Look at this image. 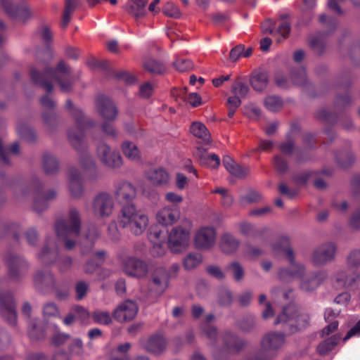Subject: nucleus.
Returning a JSON list of instances; mask_svg holds the SVG:
<instances>
[{"mask_svg":"<svg viewBox=\"0 0 360 360\" xmlns=\"http://www.w3.org/2000/svg\"><path fill=\"white\" fill-rule=\"evenodd\" d=\"M30 75L33 82L43 86L48 93H51L53 90L51 79H55L58 83L63 92H69L72 90L70 68L63 60L58 63L55 70L46 67L44 73H41L32 68Z\"/></svg>","mask_w":360,"mask_h":360,"instance_id":"nucleus-1","label":"nucleus"},{"mask_svg":"<svg viewBox=\"0 0 360 360\" xmlns=\"http://www.w3.org/2000/svg\"><path fill=\"white\" fill-rule=\"evenodd\" d=\"M81 229V214L79 210L70 206L66 218H59L55 224V231L58 238L64 243L65 248L72 250L76 245V238Z\"/></svg>","mask_w":360,"mask_h":360,"instance_id":"nucleus-2","label":"nucleus"},{"mask_svg":"<svg viewBox=\"0 0 360 360\" xmlns=\"http://www.w3.org/2000/svg\"><path fill=\"white\" fill-rule=\"evenodd\" d=\"M81 229V214L79 210L70 206L66 218H59L55 224V231L58 238L64 243L65 248L72 250L76 245V238Z\"/></svg>","mask_w":360,"mask_h":360,"instance_id":"nucleus-3","label":"nucleus"},{"mask_svg":"<svg viewBox=\"0 0 360 360\" xmlns=\"http://www.w3.org/2000/svg\"><path fill=\"white\" fill-rule=\"evenodd\" d=\"M309 314L302 307L296 303H290L283 308L274 324L281 325L283 332L289 335L306 328L309 325Z\"/></svg>","mask_w":360,"mask_h":360,"instance_id":"nucleus-4","label":"nucleus"},{"mask_svg":"<svg viewBox=\"0 0 360 360\" xmlns=\"http://www.w3.org/2000/svg\"><path fill=\"white\" fill-rule=\"evenodd\" d=\"M118 224L132 235L139 236L146 230L149 219L145 212L137 210L134 205H123L121 210Z\"/></svg>","mask_w":360,"mask_h":360,"instance_id":"nucleus-5","label":"nucleus"},{"mask_svg":"<svg viewBox=\"0 0 360 360\" xmlns=\"http://www.w3.org/2000/svg\"><path fill=\"white\" fill-rule=\"evenodd\" d=\"M66 108L70 110V113L76 122V125L68 130L69 141L77 150H83L85 148L84 130L94 127L96 122L93 120L87 118L79 108L74 107L70 100H67Z\"/></svg>","mask_w":360,"mask_h":360,"instance_id":"nucleus-6","label":"nucleus"},{"mask_svg":"<svg viewBox=\"0 0 360 360\" xmlns=\"http://www.w3.org/2000/svg\"><path fill=\"white\" fill-rule=\"evenodd\" d=\"M281 251L285 255L289 266L281 268L278 278L283 282L290 283L295 279H301L305 276L306 266L295 259L294 250L290 247L283 248Z\"/></svg>","mask_w":360,"mask_h":360,"instance_id":"nucleus-7","label":"nucleus"},{"mask_svg":"<svg viewBox=\"0 0 360 360\" xmlns=\"http://www.w3.org/2000/svg\"><path fill=\"white\" fill-rule=\"evenodd\" d=\"M4 261L8 278L15 283L22 282L30 267L28 261L23 256L13 252L7 253Z\"/></svg>","mask_w":360,"mask_h":360,"instance_id":"nucleus-8","label":"nucleus"},{"mask_svg":"<svg viewBox=\"0 0 360 360\" xmlns=\"http://www.w3.org/2000/svg\"><path fill=\"white\" fill-rule=\"evenodd\" d=\"M191 223L187 222L186 226L174 227L168 235V246L174 253H178L185 249L190 238Z\"/></svg>","mask_w":360,"mask_h":360,"instance_id":"nucleus-9","label":"nucleus"},{"mask_svg":"<svg viewBox=\"0 0 360 360\" xmlns=\"http://www.w3.org/2000/svg\"><path fill=\"white\" fill-rule=\"evenodd\" d=\"M91 211L99 219L110 217L114 210V200L112 195L107 192H100L95 195L91 202Z\"/></svg>","mask_w":360,"mask_h":360,"instance_id":"nucleus-10","label":"nucleus"},{"mask_svg":"<svg viewBox=\"0 0 360 360\" xmlns=\"http://www.w3.org/2000/svg\"><path fill=\"white\" fill-rule=\"evenodd\" d=\"M337 246L333 242L323 243L314 249L311 253V262L315 266H324L335 259Z\"/></svg>","mask_w":360,"mask_h":360,"instance_id":"nucleus-11","label":"nucleus"},{"mask_svg":"<svg viewBox=\"0 0 360 360\" xmlns=\"http://www.w3.org/2000/svg\"><path fill=\"white\" fill-rule=\"evenodd\" d=\"M169 276L163 267L156 268L151 274L148 283L150 296L157 298L160 296L168 288Z\"/></svg>","mask_w":360,"mask_h":360,"instance_id":"nucleus-12","label":"nucleus"},{"mask_svg":"<svg viewBox=\"0 0 360 360\" xmlns=\"http://www.w3.org/2000/svg\"><path fill=\"white\" fill-rule=\"evenodd\" d=\"M96 153L101 163L108 167L116 169L122 165L123 160L120 154L115 150H112L103 141L97 143Z\"/></svg>","mask_w":360,"mask_h":360,"instance_id":"nucleus-13","label":"nucleus"},{"mask_svg":"<svg viewBox=\"0 0 360 360\" xmlns=\"http://www.w3.org/2000/svg\"><path fill=\"white\" fill-rule=\"evenodd\" d=\"M2 7L6 14L13 20L26 22L32 17V12L25 3L14 4L12 0H1Z\"/></svg>","mask_w":360,"mask_h":360,"instance_id":"nucleus-14","label":"nucleus"},{"mask_svg":"<svg viewBox=\"0 0 360 360\" xmlns=\"http://www.w3.org/2000/svg\"><path fill=\"white\" fill-rule=\"evenodd\" d=\"M285 335L282 333L269 332L266 333L260 340L262 351L268 356L277 354L278 351L285 345Z\"/></svg>","mask_w":360,"mask_h":360,"instance_id":"nucleus-15","label":"nucleus"},{"mask_svg":"<svg viewBox=\"0 0 360 360\" xmlns=\"http://www.w3.org/2000/svg\"><path fill=\"white\" fill-rule=\"evenodd\" d=\"M96 110L98 115L106 121H114L118 115V110L115 103L109 97L103 95L96 97Z\"/></svg>","mask_w":360,"mask_h":360,"instance_id":"nucleus-16","label":"nucleus"},{"mask_svg":"<svg viewBox=\"0 0 360 360\" xmlns=\"http://www.w3.org/2000/svg\"><path fill=\"white\" fill-rule=\"evenodd\" d=\"M33 283L37 290L46 292L55 288V276L51 271L39 269L33 274Z\"/></svg>","mask_w":360,"mask_h":360,"instance_id":"nucleus-17","label":"nucleus"},{"mask_svg":"<svg viewBox=\"0 0 360 360\" xmlns=\"http://www.w3.org/2000/svg\"><path fill=\"white\" fill-rule=\"evenodd\" d=\"M0 310L1 316L11 325H14L17 320V313L13 296L11 293L0 294Z\"/></svg>","mask_w":360,"mask_h":360,"instance_id":"nucleus-18","label":"nucleus"},{"mask_svg":"<svg viewBox=\"0 0 360 360\" xmlns=\"http://www.w3.org/2000/svg\"><path fill=\"white\" fill-rule=\"evenodd\" d=\"M68 185L72 198L79 199L84 193L82 177L80 171L76 167H70L68 172Z\"/></svg>","mask_w":360,"mask_h":360,"instance_id":"nucleus-19","label":"nucleus"},{"mask_svg":"<svg viewBox=\"0 0 360 360\" xmlns=\"http://www.w3.org/2000/svg\"><path fill=\"white\" fill-rule=\"evenodd\" d=\"M123 270L131 277L143 278L148 272V266L146 262L136 257H129L124 262Z\"/></svg>","mask_w":360,"mask_h":360,"instance_id":"nucleus-20","label":"nucleus"},{"mask_svg":"<svg viewBox=\"0 0 360 360\" xmlns=\"http://www.w3.org/2000/svg\"><path fill=\"white\" fill-rule=\"evenodd\" d=\"M138 310L137 304L131 300H127L114 310L113 316L120 322L128 321L136 316Z\"/></svg>","mask_w":360,"mask_h":360,"instance_id":"nucleus-21","label":"nucleus"},{"mask_svg":"<svg viewBox=\"0 0 360 360\" xmlns=\"http://www.w3.org/2000/svg\"><path fill=\"white\" fill-rule=\"evenodd\" d=\"M114 194L119 203L132 205L130 202L136 198V189L131 183L123 181L116 185Z\"/></svg>","mask_w":360,"mask_h":360,"instance_id":"nucleus-22","label":"nucleus"},{"mask_svg":"<svg viewBox=\"0 0 360 360\" xmlns=\"http://www.w3.org/2000/svg\"><path fill=\"white\" fill-rule=\"evenodd\" d=\"M216 233L214 229L202 227L195 233L194 243L198 249L207 250L215 243Z\"/></svg>","mask_w":360,"mask_h":360,"instance_id":"nucleus-23","label":"nucleus"},{"mask_svg":"<svg viewBox=\"0 0 360 360\" xmlns=\"http://www.w3.org/2000/svg\"><path fill=\"white\" fill-rule=\"evenodd\" d=\"M224 348L229 354H236L240 353L247 346L246 341L233 333L226 331L222 335Z\"/></svg>","mask_w":360,"mask_h":360,"instance_id":"nucleus-24","label":"nucleus"},{"mask_svg":"<svg viewBox=\"0 0 360 360\" xmlns=\"http://www.w3.org/2000/svg\"><path fill=\"white\" fill-rule=\"evenodd\" d=\"M44 184L41 179L34 177L32 179L30 187L34 191V197L33 201V210L38 212H42L48 208L49 202L44 198L41 189Z\"/></svg>","mask_w":360,"mask_h":360,"instance_id":"nucleus-25","label":"nucleus"},{"mask_svg":"<svg viewBox=\"0 0 360 360\" xmlns=\"http://www.w3.org/2000/svg\"><path fill=\"white\" fill-rule=\"evenodd\" d=\"M335 279L338 287L352 288L357 286L360 276L356 271L347 269L338 271L335 275Z\"/></svg>","mask_w":360,"mask_h":360,"instance_id":"nucleus-26","label":"nucleus"},{"mask_svg":"<svg viewBox=\"0 0 360 360\" xmlns=\"http://www.w3.org/2000/svg\"><path fill=\"white\" fill-rule=\"evenodd\" d=\"M167 340L165 337L158 334L153 335L141 341L142 347L147 352L154 354L163 353L167 348Z\"/></svg>","mask_w":360,"mask_h":360,"instance_id":"nucleus-27","label":"nucleus"},{"mask_svg":"<svg viewBox=\"0 0 360 360\" xmlns=\"http://www.w3.org/2000/svg\"><path fill=\"white\" fill-rule=\"evenodd\" d=\"M327 276L328 275L325 271L311 272L306 278L302 277L301 278L300 288L305 292L313 291L327 278Z\"/></svg>","mask_w":360,"mask_h":360,"instance_id":"nucleus-28","label":"nucleus"},{"mask_svg":"<svg viewBox=\"0 0 360 360\" xmlns=\"http://www.w3.org/2000/svg\"><path fill=\"white\" fill-rule=\"evenodd\" d=\"M146 178L155 186H166L169 181V173L162 167L148 169L146 172Z\"/></svg>","mask_w":360,"mask_h":360,"instance_id":"nucleus-29","label":"nucleus"},{"mask_svg":"<svg viewBox=\"0 0 360 360\" xmlns=\"http://www.w3.org/2000/svg\"><path fill=\"white\" fill-rule=\"evenodd\" d=\"M148 1V0H128L124 6V10L137 20L146 15Z\"/></svg>","mask_w":360,"mask_h":360,"instance_id":"nucleus-30","label":"nucleus"},{"mask_svg":"<svg viewBox=\"0 0 360 360\" xmlns=\"http://www.w3.org/2000/svg\"><path fill=\"white\" fill-rule=\"evenodd\" d=\"M262 31L264 34H270L274 37H281L285 39L290 32V24L287 22H282L278 27L275 30L274 24L270 20L264 21L261 25Z\"/></svg>","mask_w":360,"mask_h":360,"instance_id":"nucleus-31","label":"nucleus"},{"mask_svg":"<svg viewBox=\"0 0 360 360\" xmlns=\"http://www.w3.org/2000/svg\"><path fill=\"white\" fill-rule=\"evenodd\" d=\"M180 217V210L176 207H165L157 214L158 223L164 226L172 225L176 222Z\"/></svg>","mask_w":360,"mask_h":360,"instance_id":"nucleus-32","label":"nucleus"},{"mask_svg":"<svg viewBox=\"0 0 360 360\" xmlns=\"http://www.w3.org/2000/svg\"><path fill=\"white\" fill-rule=\"evenodd\" d=\"M58 251L51 242L47 240L37 255V258L44 265H52L56 263L58 257Z\"/></svg>","mask_w":360,"mask_h":360,"instance_id":"nucleus-33","label":"nucleus"},{"mask_svg":"<svg viewBox=\"0 0 360 360\" xmlns=\"http://www.w3.org/2000/svg\"><path fill=\"white\" fill-rule=\"evenodd\" d=\"M98 236L99 232L96 228L91 227L89 229L85 236L79 243L81 255H87L91 253Z\"/></svg>","mask_w":360,"mask_h":360,"instance_id":"nucleus-34","label":"nucleus"},{"mask_svg":"<svg viewBox=\"0 0 360 360\" xmlns=\"http://www.w3.org/2000/svg\"><path fill=\"white\" fill-rule=\"evenodd\" d=\"M41 165L44 173L47 175H54L59 170V162L57 158L49 152H44L42 154Z\"/></svg>","mask_w":360,"mask_h":360,"instance_id":"nucleus-35","label":"nucleus"},{"mask_svg":"<svg viewBox=\"0 0 360 360\" xmlns=\"http://www.w3.org/2000/svg\"><path fill=\"white\" fill-rule=\"evenodd\" d=\"M223 165L231 174L237 178H245L249 173L248 168L240 166L229 156L224 157Z\"/></svg>","mask_w":360,"mask_h":360,"instance_id":"nucleus-36","label":"nucleus"},{"mask_svg":"<svg viewBox=\"0 0 360 360\" xmlns=\"http://www.w3.org/2000/svg\"><path fill=\"white\" fill-rule=\"evenodd\" d=\"M269 82L267 72L264 71H254L250 77V84L252 89L257 91L264 90Z\"/></svg>","mask_w":360,"mask_h":360,"instance_id":"nucleus-37","label":"nucleus"},{"mask_svg":"<svg viewBox=\"0 0 360 360\" xmlns=\"http://www.w3.org/2000/svg\"><path fill=\"white\" fill-rule=\"evenodd\" d=\"M121 150L123 155L129 160L134 162L141 161L140 150L134 143L130 141H124L121 145Z\"/></svg>","mask_w":360,"mask_h":360,"instance_id":"nucleus-38","label":"nucleus"},{"mask_svg":"<svg viewBox=\"0 0 360 360\" xmlns=\"http://www.w3.org/2000/svg\"><path fill=\"white\" fill-rule=\"evenodd\" d=\"M79 164L84 170L92 172L89 176V179L95 180L100 176L101 174L97 168V165L89 154H82L79 157Z\"/></svg>","mask_w":360,"mask_h":360,"instance_id":"nucleus-39","label":"nucleus"},{"mask_svg":"<svg viewBox=\"0 0 360 360\" xmlns=\"http://www.w3.org/2000/svg\"><path fill=\"white\" fill-rule=\"evenodd\" d=\"M240 241L229 233H224L220 240V248L226 254H231L237 250Z\"/></svg>","mask_w":360,"mask_h":360,"instance_id":"nucleus-40","label":"nucleus"},{"mask_svg":"<svg viewBox=\"0 0 360 360\" xmlns=\"http://www.w3.org/2000/svg\"><path fill=\"white\" fill-rule=\"evenodd\" d=\"M27 334L32 341H39L45 338V332L38 319H30Z\"/></svg>","mask_w":360,"mask_h":360,"instance_id":"nucleus-41","label":"nucleus"},{"mask_svg":"<svg viewBox=\"0 0 360 360\" xmlns=\"http://www.w3.org/2000/svg\"><path fill=\"white\" fill-rule=\"evenodd\" d=\"M340 338V335H335L325 340L317 346V352L321 355L327 354L337 345Z\"/></svg>","mask_w":360,"mask_h":360,"instance_id":"nucleus-42","label":"nucleus"},{"mask_svg":"<svg viewBox=\"0 0 360 360\" xmlns=\"http://www.w3.org/2000/svg\"><path fill=\"white\" fill-rule=\"evenodd\" d=\"M79 5V0H65V10L63 15L61 27L65 28L70 21L71 13Z\"/></svg>","mask_w":360,"mask_h":360,"instance_id":"nucleus-43","label":"nucleus"},{"mask_svg":"<svg viewBox=\"0 0 360 360\" xmlns=\"http://www.w3.org/2000/svg\"><path fill=\"white\" fill-rule=\"evenodd\" d=\"M191 133L196 137L209 143L210 136L206 127L200 122H193L191 127Z\"/></svg>","mask_w":360,"mask_h":360,"instance_id":"nucleus-44","label":"nucleus"},{"mask_svg":"<svg viewBox=\"0 0 360 360\" xmlns=\"http://www.w3.org/2000/svg\"><path fill=\"white\" fill-rule=\"evenodd\" d=\"M56 264L58 271L61 274H64L72 269L74 260L73 258L69 255H58Z\"/></svg>","mask_w":360,"mask_h":360,"instance_id":"nucleus-45","label":"nucleus"},{"mask_svg":"<svg viewBox=\"0 0 360 360\" xmlns=\"http://www.w3.org/2000/svg\"><path fill=\"white\" fill-rule=\"evenodd\" d=\"M309 44L316 53H322L325 49L323 34L319 33L317 35L311 36L309 39Z\"/></svg>","mask_w":360,"mask_h":360,"instance_id":"nucleus-46","label":"nucleus"},{"mask_svg":"<svg viewBox=\"0 0 360 360\" xmlns=\"http://www.w3.org/2000/svg\"><path fill=\"white\" fill-rule=\"evenodd\" d=\"M290 77L292 83L295 86H302L307 82L306 70L304 68L292 70Z\"/></svg>","mask_w":360,"mask_h":360,"instance_id":"nucleus-47","label":"nucleus"},{"mask_svg":"<svg viewBox=\"0 0 360 360\" xmlns=\"http://www.w3.org/2000/svg\"><path fill=\"white\" fill-rule=\"evenodd\" d=\"M202 261L201 254L192 252L188 254L184 259V266L187 270H191L198 266Z\"/></svg>","mask_w":360,"mask_h":360,"instance_id":"nucleus-48","label":"nucleus"},{"mask_svg":"<svg viewBox=\"0 0 360 360\" xmlns=\"http://www.w3.org/2000/svg\"><path fill=\"white\" fill-rule=\"evenodd\" d=\"M231 92L240 98H245L250 92V88L245 82L238 79L231 85Z\"/></svg>","mask_w":360,"mask_h":360,"instance_id":"nucleus-49","label":"nucleus"},{"mask_svg":"<svg viewBox=\"0 0 360 360\" xmlns=\"http://www.w3.org/2000/svg\"><path fill=\"white\" fill-rule=\"evenodd\" d=\"M17 132L21 138L27 141L32 142L36 140L37 136L34 131L27 124H18Z\"/></svg>","mask_w":360,"mask_h":360,"instance_id":"nucleus-50","label":"nucleus"},{"mask_svg":"<svg viewBox=\"0 0 360 360\" xmlns=\"http://www.w3.org/2000/svg\"><path fill=\"white\" fill-rule=\"evenodd\" d=\"M44 124L47 130L50 132L53 131L58 126V119L53 111H44L42 113Z\"/></svg>","mask_w":360,"mask_h":360,"instance_id":"nucleus-51","label":"nucleus"},{"mask_svg":"<svg viewBox=\"0 0 360 360\" xmlns=\"http://www.w3.org/2000/svg\"><path fill=\"white\" fill-rule=\"evenodd\" d=\"M144 68L153 74H162L166 69L162 63L153 58L147 59L144 63Z\"/></svg>","mask_w":360,"mask_h":360,"instance_id":"nucleus-52","label":"nucleus"},{"mask_svg":"<svg viewBox=\"0 0 360 360\" xmlns=\"http://www.w3.org/2000/svg\"><path fill=\"white\" fill-rule=\"evenodd\" d=\"M264 105L269 111L276 112L282 108L283 103L279 96H269L264 99Z\"/></svg>","mask_w":360,"mask_h":360,"instance_id":"nucleus-53","label":"nucleus"},{"mask_svg":"<svg viewBox=\"0 0 360 360\" xmlns=\"http://www.w3.org/2000/svg\"><path fill=\"white\" fill-rule=\"evenodd\" d=\"M93 321L98 324L109 325L112 319L108 311L96 310L91 314Z\"/></svg>","mask_w":360,"mask_h":360,"instance_id":"nucleus-54","label":"nucleus"},{"mask_svg":"<svg viewBox=\"0 0 360 360\" xmlns=\"http://www.w3.org/2000/svg\"><path fill=\"white\" fill-rule=\"evenodd\" d=\"M227 269L235 281H240L243 279L245 271L239 262L235 261L230 263L227 266Z\"/></svg>","mask_w":360,"mask_h":360,"instance_id":"nucleus-55","label":"nucleus"},{"mask_svg":"<svg viewBox=\"0 0 360 360\" xmlns=\"http://www.w3.org/2000/svg\"><path fill=\"white\" fill-rule=\"evenodd\" d=\"M232 292L227 288H222L218 292V302L222 307H229L233 302Z\"/></svg>","mask_w":360,"mask_h":360,"instance_id":"nucleus-56","label":"nucleus"},{"mask_svg":"<svg viewBox=\"0 0 360 360\" xmlns=\"http://www.w3.org/2000/svg\"><path fill=\"white\" fill-rule=\"evenodd\" d=\"M316 117L328 124L334 123L337 120V115L326 108L320 109L316 113Z\"/></svg>","mask_w":360,"mask_h":360,"instance_id":"nucleus-57","label":"nucleus"},{"mask_svg":"<svg viewBox=\"0 0 360 360\" xmlns=\"http://www.w3.org/2000/svg\"><path fill=\"white\" fill-rule=\"evenodd\" d=\"M148 238L152 243H164L165 238V231L158 226L153 227L150 231Z\"/></svg>","mask_w":360,"mask_h":360,"instance_id":"nucleus-58","label":"nucleus"},{"mask_svg":"<svg viewBox=\"0 0 360 360\" xmlns=\"http://www.w3.org/2000/svg\"><path fill=\"white\" fill-rule=\"evenodd\" d=\"M89 289V284L84 281H79L75 285L76 298L77 300H82L87 294Z\"/></svg>","mask_w":360,"mask_h":360,"instance_id":"nucleus-59","label":"nucleus"},{"mask_svg":"<svg viewBox=\"0 0 360 360\" xmlns=\"http://www.w3.org/2000/svg\"><path fill=\"white\" fill-rule=\"evenodd\" d=\"M174 67L179 72H186L193 68V63L188 59L177 58L173 63Z\"/></svg>","mask_w":360,"mask_h":360,"instance_id":"nucleus-60","label":"nucleus"},{"mask_svg":"<svg viewBox=\"0 0 360 360\" xmlns=\"http://www.w3.org/2000/svg\"><path fill=\"white\" fill-rule=\"evenodd\" d=\"M274 82L281 89H287L291 86V82L282 72H278L274 75Z\"/></svg>","mask_w":360,"mask_h":360,"instance_id":"nucleus-61","label":"nucleus"},{"mask_svg":"<svg viewBox=\"0 0 360 360\" xmlns=\"http://www.w3.org/2000/svg\"><path fill=\"white\" fill-rule=\"evenodd\" d=\"M202 329L204 335L214 344L217 337V328L208 323H202Z\"/></svg>","mask_w":360,"mask_h":360,"instance_id":"nucleus-62","label":"nucleus"},{"mask_svg":"<svg viewBox=\"0 0 360 360\" xmlns=\"http://www.w3.org/2000/svg\"><path fill=\"white\" fill-rule=\"evenodd\" d=\"M162 13L165 15L174 18H178L181 15L179 8L171 2H168L164 6Z\"/></svg>","mask_w":360,"mask_h":360,"instance_id":"nucleus-63","label":"nucleus"},{"mask_svg":"<svg viewBox=\"0 0 360 360\" xmlns=\"http://www.w3.org/2000/svg\"><path fill=\"white\" fill-rule=\"evenodd\" d=\"M43 314L46 319L56 317L59 315V311L54 303L49 302L44 304L43 307Z\"/></svg>","mask_w":360,"mask_h":360,"instance_id":"nucleus-64","label":"nucleus"}]
</instances>
